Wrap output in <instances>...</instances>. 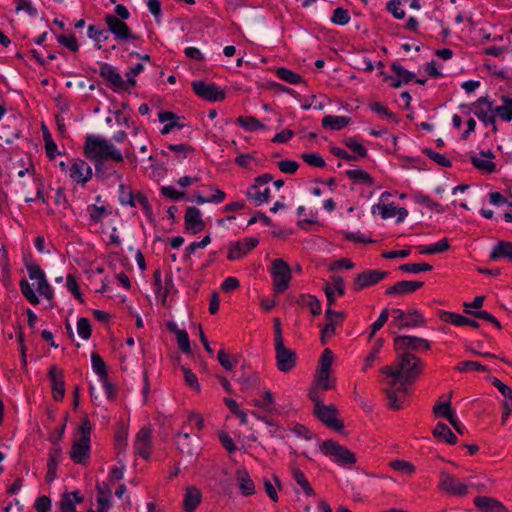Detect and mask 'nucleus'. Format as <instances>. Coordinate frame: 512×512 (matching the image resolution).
I'll return each instance as SVG.
<instances>
[{
  "instance_id": "obj_62",
  "label": "nucleus",
  "mask_w": 512,
  "mask_h": 512,
  "mask_svg": "<svg viewBox=\"0 0 512 512\" xmlns=\"http://www.w3.org/2000/svg\"><path fill=\"white\" fill-rule=\"evenodd\" d=\"M144 69V66L141 63H137L133 68H131L125 76L127 77L126 86L134 87L136 85L135 77L140 74Z\"/></svg>"
},
{
  "instance_id": "obj_9",
  "label": "nucleus",
  "mask_w": 512,
  "mask_h": 512,
  "mask_svg": "<svg viewBox=\"0 0 512 512\" xmlns=\"http://www.w3.org/2000/svg\"><path fill=\"white\" fill-rule=\"evenodd\" d=\"M192 89L197 96L206 101L215 102L222 101L225 99L224 90L220 89L214 83L194 81L192 82Z\"/></svg>"
},
{
  "instance_id": "obj_44",
  "label": "nucleus",
  "mask_w": 512,
  "mask_h": 512,
  "mask_svg": "<svg viewBox=\"0 0 512 512\" xmlns=\"http://www.w3.org/2000/svg\"><path fill=\"white\" fill-rule=\"evenodd\" d=\"M20 290L23 296L33 305H36L39 303L38 296L34 293L33 289L31 288V285L26 279H22L20 281Z\"/></svg>"
},
{
  "instance_id": "obj_55",
  "label": "nucleus",
  "mask_w": 512,
  "mask_h": 512,
  "mask_svg": "<svg viewBox=\"0 0 512 512\" xmlns=\"http://www.w3.org/2000/svg\"><path fill=\"white\" fill-rule=\"evenodd\" d=\"M77 332L79 336L87 340L91 337L92 329L90 325V321L87 318H80L77 322Z\"/></svg>"
},
{
  "instance_id": "obj_8",
  "label": "nucleus",
  "mask_w": 512,
  "mask_h": 512,
  "mask_svg": "<svg viewBox=\"0 0 512 512\" xmlns=\"http://www.w3.org/2000/svg\"><path fill=\"white\" fill-rule=\"evenodd\" d=\"M395 350L402 352H418L421 350L427 351L430 349V343L426 339L415 336H397L394 339Z\"/></svg>"
},
{
  "instance_id": "obj_64",
  "label": "nucleus",
  "mask_w": 512,
  "mask_h": 512,
  "mask_svg": "<svg viewBox=\"0 0 512 512\" xmlns=\"http://www.w3.org/2000/svg\"><path fill=\"white\" fill-rule=\"evenodd\" d=\"M34 508L37 512H49L51 510L50 498L47 496L38 497L35 501Z\"/></svg>"
},
{
  "instance_id": "obj_13",
  "label": "nucleus",
  "mask_w": 512,
  "mask_h": 512,
  "mask_svg": "<svg viewBox=\"0 0 512 512\" xmlns=\"http://www.w3.org/2000/svg\"><path fill=\"white\" fill-rule=\"evenodd\" d=\"M48 378L51 382L53 399L61 401L65 395L64 373L56 366H51L48 370Z\"/></svg>"
},
{
  "instance_id": "obj_23",
  "label": "nucleus",
  "mask_w": 512,
  "mask_h": 512,
  "mask_svg": "<svg viewBox=\"0 0 512 512\" xmlns=\"http://www.w3.org/2000/svg\"><path fill=\"white\" fill-rule=\"evenodd\" d=\"M121 203L130 205L131 207H136V204L138 203L139 205L142 206L146 216L150 220H152V216H153L152 207L149 204V201L144 194H142L140 192L134 194L133 192L128 191V200H124V198L122 197Z\"/></svg>"
},
{
  "instance_id": "obj_40",
  "label": "nucleus",
  "mask_w": 512,
  "mask_h": 512,
  "mask_svg": "<svg viewBox=\"0 0 512 512\" xmlns=\"http://www.w3.org/2000/svg\"><path fill=\"white\" fill-rule=\"evenodd\" d=\"M440 319L443 322L451 323V324H454L456 326H465L466 323H467V317L462 316V315L457 314V313L447 312V311H441L440 312Z\"/></svg>"
},
{
  "instance_id": "obj_1",
  "label": "nucleus",
  "mask_w": 512,
  "mask_h": 512,
  "mask_svg": "<svg viewBox=\"0 0 512 512\" xmlns=\"http://www.w3.org/2000/svg\"><path fill=\"white\" fill-rule=\"evenodd\" d=\"M422 367L419 357L410 352H402L394 365L384 366L380 372L390 378L387 384L391 386H396L397 381L413 384L421 374Z\"/></svg>"
},
{
  "instance_id": "obj_5",
  "label": "nucleus",
  "mask_w": 512,
  "mask_h": 512,
  "mask_svg": "<svg viewBox=\"0 0 512 512\" xmlns=\"http://www.w3.org/2000/svg\"><path fill=\"white\" fill-rule=\"evenodd\" d=\"M320 449L325 455L334 457L340 464L352 465L356 463L355 454L333 440L324 441Z\"/></svg>"
},
{
  "instance_id": "obj_54",
  "label": "nucleus",
  "mask_w": 512,
  "mask_h": 512,
  "mask_svg": "<svg viewBox=\"0 0 512 512\" xmlns=\"http://www.w3.org/2000/svg\"><path fill=\"white\" fill-rule=\"evenodd\" d=\"M88 37L97 41V49H101L100 42L108 38V31L99 30L94 25L88 26Z\"/></svg>"
},
{
  "instance_id": "obj_51",
  "label": "nucleus",
  "mask_w": 512,
  "mask_h": 512,
  "mask_svg": "<svg viewBox=\"0 0 512 512\" xmlns=\"http://www.w3.org/2000/svg\"><path fill=\"white\" fill-rule=\"evenodd\" d=\"M333 359H334V355H333L332 351L330 349L326 348L320 357L319 367L317 370H322L323 372L324 371L330 372V369H331V366L333 363Z\"/></svg>"
},
{
  "instance_id": "obj_58",
  "label": "nucleus",
  "mask_w": 512,
  "mask_h": 512,
  "mask_svg": "<svg viewBox=\"0 0 512 512\" xmlns=\"http://www.w3.org/2000/svg\"><path fill=\"white\" fill-rule=\"evenodd\" d=\"M177 343L179 349L186 354L191 353L190 340L188 333L185 330H182L176 334Z\"/></svg>"
},
{
  "instance_id": "obj_38",
  "label": "nucleus",
  "mask_w": 512,
  "mask_h": 512,
  "mask_svg": "<svg viewBox=\"0 0 512 512\" xmlns=\"http://www.w3.org/2000/svg\"><path fill=\"white\" fill-rule=\"evenodd\" d=\"M425 323L423 316L416 310L406 313L405 322L399 325V328L404 327H419Z\"/></svg>"
},
{
  "instance_id": "obj_41",
  "label": "nucleus",
  "mask_w": 512,
  "mask_h": 512,
  "mask_svg": "<svg viewBox=\"0 0 512 512\" xmlns=\"http://www.w3.org/2000/svg\"><path fill=\"white\" fill-rule=\"evenodd\" d=\"M90 220L94 223H99L102 218L111 213L105 206H98L96 204L88 206Z\"/></svg>"
},
{
  "instance_id": "obj_53",
  "label": "nucleus",
  "mask_w": 512,
  "mask_h": 512,
  "mask_svg": "<svg viewBox=\"0 0 512 512\" xmlns=\"http://www.w3.org/2000/svg\"><path fill=\"white\" fill-rule=\"evenodd\" d=\"M423 153L442 167H451L452 165L451 161L447 159L444 155L434 152L431 149L426 148L423 150Z\"/></svg>"
},
{
  "instance_id": "obj_48",
  "label": "nucleus",
  "mask_w": 512,
  "mask_h": 512,
  "mask_svg": "<svg viewBox=\"0 0 512 512\" xmlns=\"http://www.w3.org/2000/svg\"><path fill=\"white\" fill-rule=\"evenodd\" d=\"M399 269L408 273H420L432 270V266L428 263H408L401 265Z\"/></svg>"
},
{
  "instance_id": "obj_18",
  "label": "nucleus",
  "mask_w": 512,
  "mask_h": 512,
  "mask_svg": "<svg viewBox=\"0 0 512 512\" xmlns=\"http://www.w3.org/2000/svg\"><path fill=\"white\" fill-rule=\"evenodd\" d=\"M100 76L111 85L113 90H128V87L121 75L109 64L102 63L100 65Z\"/></svg>"
},
{
  "instance_id": "obj_45",
  "label": "nucleus",
  "mask_w": 512,
  "mask_h": 512,
  "mask_svg": "<svg viewBox=\"0 0 512 512\" xmlns=\"http://www.w3.org/2000/svg\"><path fill=\"white\" fill-rule=\"evenodd\" d=\"M91 362L94 371L99 375L100 378H105L108 376L106 365L99 354L92 353Z\"/></svg>"
},
{
  "instance_id": "obj_6",
  "label": "nucleus",
  "mask_w": 512,
  "mask_h": 512,
  "mask_svg": "<svg viewBox=\"0 0 512 512\" xmlns=\"http://www.w3.org/2000/svg\"><path fill=\"white\" fill-rule=\"evenodd\" d=\"M273 286L277 293H282L289 287L292 273L289 265L283 259L272 262Z\"/></svg>"
},
{
  "instance_id": "obj_14",
  "label": "nucleus",
  "mask_w": 512,
  "mask_h": 512,
  "mask_svg": "<svg viewBox=\"0 0 512 512\" xmlns=\"http://www.w3.org/2000/svg\"><path fill=\"white\" fill-rule=\"evenodd\" d=\"M184 223L186 231L191 234H197L205 228V222L201 218V211L194 206L186 209Z\"/></svg>"
},
{
  "instance_id": "obj_50",
  "label": "nucleus",
  "mask_w": 512,
  "mask_h": 512,
  "mask_svg": "<svg viewBox=\"0 0 512 512\" xmlns=\"http://www.w3.org/2000/svg\"><path fill=\"white\" fill-rule=\"evenodd\" d=\"M344 144L352 152H354L357 157L364 158L367 156V149L362 144L358 143L354 138L345 139Z\"/></svg>"
},
{
  "instance_id": "obj_25",
  "label": "nucleus",
  "mask_w": 512,
  "mask_h": 512,
  "mask_svg": "<svg viewBox=\"0 0 512 512\" xmlns=\"http://www.w3.org/2000/svg\"><path fill=\"white\" fill-rule=\"evenodd\" d=\"M500 258L512 261V242L502 240L494 246L490 253V259L497 260Z\"/></svg>"
},
{
  "instance_id": "obj_63",
  "label": "nucleus",
  "mask_w": 512,
  "mask_h": 512,
  "mask_svg": "<svg viewBox=\"0 0 512 512\" xmlns=\"http://www.w3.org/2000/svg\"><path fill=\"white\" fill-rule=\"evenodd\" d=\"M491 382L492 385L506 398V400L512 401V389L509 386L504 384L498 378H493Z\"/></svg>"
},
{
  "instance_id": "obj_30",
  "label": "nucleus",
  "mask_w": 512,
  "mask_h": 512,
  "mask_svg": "<svg viewBox=\"0 0 512 512\" xmlns=\"http://www.w3.org/2000/svg\"><path fill=\"white\" fill-rule=\"evenodd\" d=\"M296 303L301 306L309 307L312 315L317 316L321 313V303L320 301L313 295H299L296 299Z\"/></svg>"
},
{
  "instance_id": "obj_29",
  "label": "nucleus",
  "mask_w": 512,
  "mask_h": 512,
  "mask_svg": "<svg viewBox=\"0 0 512 512\" xmlns=\"http://www.w3.org/2000/svg\"><path fill=\"white\" fill-rule=\"evenodd\" d=\"M433 436L440 440H445L448 444L454 445L457 442V437L450 430V428L442 422L437 423L433 430Z\"/></svg>"
},
{
  "instance_id": "obj_34",
  "label": "nucleus",
  "mask_w": 512,
  "mask_h": 512,
  "mask_svg": "<svg viewBox=\"0 0 512 512\" xmlns=\"http://www.w3.org/2000/svg\"><path fill=\"white\" fill-rule=\"evenodd\" d=\"M414 201L415 203L424 205L429 210L437 213H443L445 211V208L441 204L431 200L428 196L423 194L414 195Z\"/></svg>"
},
{
  "instance_id": "obj_35",
  "label": "nucleus",
  "mask_w": 512,
  "mask_h": 512,
  "mask_svg": "<svg viewBox=\"0 0 512 512\" xmlns=\"http://www.w3.org/2000/svg\"><path fill=\"white\" fill-rule=\"evenodd\" d=\"M315 382H316V385L317 387L315 389L318 390V388L322 389L323 391H327L329 389H332L334 387V382H335V379L330 380V372L328 371H322V370H317L316 372V378H315Z\"/></svg>"
},
{
  "instance_id": "obj_52",
  "label": "nucleus",
  "mask_w": 512,
  "mask_h": 512,
  "mask_svg": "<svg viewBox=\"0 0 512 512\" xmlns=\"http://www.w3.org/2000/svg\"><path fill=\"white\" fill-rule=\"evenodd\" d=\"M301 158L305 163L313 167L323 168L326 165L325 160L316 153H303Z\"/></svg>"
},
{
  "instance_id": "obj_27",
  "label": "nucleus",
  "mask_w": 512,
  "mask_h": 512,
  "mask_svg": "<svg viewBox=\"0 0 512 512\" xmlns=\"http://www.w3.org/2000/svg\"><path fill=\"white\" fill-rule=\"evenodd\" d=\"M501 101L503 105L493 107V113H496L502 120L511 121L512 120V98L506 95L501 96Z\"/></svg>"
},
{
  "instance_id": "obj_15",
  "label": "nucleus",
  "mask_w": 512,
  "mask_h": 512,
  "mask_svg": "<svg viewBox=\"0 0 512 512\" xmlns=\"http://www.w3.org/2000/svg\"><path fill=\"white\" fill-rule=\"evenodd\" d=\"M259 243L257 238H245L243 241H237L229 246L227 258L230 261L236 260L247 254Z\"/></svg>"
},
{
  "instance_id": "obj_2",
  "label": "nucleus",
  "mask_w": 512,
  "mask_h": 512,
  "mask_svg": "<svg viewBox=\"0 0 512 512\" xmlns=\"http://www.w3.org/2000/svg\"><path fill=\"white\" fill-rule=\"evenodd\" d=\"M84 153L92 161H105L109 159L117 163L124 161L121 152L101 136L88 135L85 139Z\"/></svg>"
},
{
  "instance_id": "obj_24",
  "label": "nucleus",
  "mask_w": 512,
  "mask_h": 512,
  "mask_svg": "<svg viewBox=\"0 0 512 512\" xmlns=\"http://www.w3.org/2000/svg\"><path fill=\"white\" fill-rule=\"evenodd\" d=\"M97 502H98V512H108L111 506V489L105 482L97 484Z\"/></svg>"
},
{
  "instance_id": "obj_47",
  "label": "nucleus",
  "mask_w": 512,
  "mask_h": 512,
  "mask_svg": "<svg viewBox=\"0 0 512 512\" xmlns=\"http://www.w3.org/2000/svg\"><path fill=\"white\" fill-rule=\"evenodd\" d=\"M471 163L476 169L486 173H492L496 169V165L494 162L483 160L476 156L471 157Z\"/></svg>"
},
{
  "instance_id": "obj_12",
  "label": "nucleus",
  "mask_w": 512,
  "mask_h": 512,
  "mask_svg": "<svg viewBox=\"0 0 512 512\" xmlns=\"http://www.w3.org/2000/svg\"><path fill=\"white\" fill-rule=\"evenodd\" d=\"M388 276L386 271L367 270L356 276L353 282V289L358 292L364 288L373 286Z\"/></svg>"
},
{
  "instance_id": "obj_4",
  "label": "nucleus",
  "mask_w": 512,
  "mask_h": 512,
  "mask_svg": "<svg viewBox=\"0 0 512 512\" xmlns=\"http://www.w3.org/2000/svg\"><path fill=\"white\" fill-rule=\"evenodd\" d=\"M78 430L80 438L73 442L72 449L70 451V458L74 463L81 464L88 458L90 451V435L92 427L87 416L82 420V424Z\"/></svg>"
},
{
  "instance_id": "obj_28",
  "label": "nucleus",
  "mask_w": 512,
  "mask_h": 512,
  "mask_svg": "<svg viewBox=\"0 0 512 512\" xmlns=\"http://www.w3.org/2000/svg\"><path fill=\"white\" fill-rule=\"evenodd\" d=\"M350 122L349 117L326 115L322 119V126L331 130H341Z\"/></svg>"
},
{
  "instance_id": "obj_21",
  "label": "nucleus",
  "mask_w": 512,
  "mask_h": 512,
  "mask_svg": "<svg viewBox=\"0 0 512 512\" xmlns=\"http://www.w3.org/2000/svg\"><path fill=\"white\" fill-rule=\"evenodd\" d=\"M474 504L483 512H509L500 501L491 497L477 496Z\"/></svg>"
},
{
  "instance_id": "obj_57",
  "label": "nucleus",
  "mask_w": 512,
  "mask_h": 512,
  "mask_svg": "<svg viewBox=\"0 0 512 512\" xmlns=\"http://www.w3.org/2000/svg\"><path fill=\"white\" fill-rule=\"evenodd\" d=\"M433 413H434L435 417H443V418L447 419L454 412L451 410L450 401H447V402L436 404L433 407Z\"/></svg>"
},
{
  "instance_id": "obj_17",
  "label": "nucleus",
  "mask_w": 512,
  "mask_h": 512,
  "mask_svg": "<svg viewBox=\"0 0 512 512\" xmlns=\"http://www.w3.org/2000/svg\"><path fill=\"white\" fill-rule=\"evenodd\" d=\"M70 178L84 185L92 178V168L84 160L76 159L70 168Z\"/></svg>"
},
{
  "instance_id": "obj_19",
  "label": "nucleus",
  "mask_w": 512,
  "mask_h": 512,
  "mask_svg": "<svg viewBox=\"0 0 512 512\" xmlns=\"http://www.w3.org/2000/svg\"><path fill=\"white\" fill-rule=\"evenodd\" d=\"M423 285H424V283L420 282V281L403 280V281L397 282L396 284H394L391 287H388L385 291V294L389 295V296L409 294V293H413L416 290L422 288Z\"/></svg>"
},
{
  "instance_id": "obj_7",
  "label": "nucleus",
  "mask_w": 512,
  "mask_h": 512,
  "mask_svg": "<svg viewBox=\"0 0 512 512\" xmlns=\"http://www.w3.org/2000/svg\"><path fill=\"white\" fill-rule=\"evenodd\" d=\"M105 22L109 31L114 35L115 40L135 41L139 37L133 34L128 25L117 16L108 14L105 16Z\"/></svg>"
},
{
  "instance_id": "obj_42",
  "label": "nucleus",
  "mask_w": 512,
  "mask_h": 512,
  "mask_svg": "<svg viewBox=\"0 0 512 512\" xmlns=\"http://www.w3.org/2000/svg\"><path fill=\"white\" fill-rule=\"evenodd\" d=\"M276 74L281 80L290 84H298L302 82V78L299 74H296L287 68H278Z\"/></svg>"
},
{
  "instance_id": "obj_36",
  "label": "nucleus",
  "mask_w": 512,
  "mask_h": 512,
  "mask_svg": "<svg viewBox=\"0 0 512 512\" xmlns=\"http://www.w3.org/2000/svg\"><path fill=\"white\" fill-rule=\"evenodd\" d=\"M42 132H43V139L45 142V149L47 157L50 160H53L55 158L56 152H57V145L52 139V136L48 130V128L42 124Z\"/></svg>"
},
{
  "instance_id": "obj_59",
  "label": "nucleus",
  "mask_w": 512,
  "mask_h": 512,
  "mask_svg": "<svg viewBox=\"0 0 512 512\" xmlns=\"http://www.w3.org/2000/svg\"><path fill=\"white\" fill-rule=\"evenodd\" d=\"M58 42L68 48L72 52L78 51V42L74 35H60L57 38Z\"/></svg>"
},
{
  "instance_id": "obj_37",
  "label": "nucleus",
  "mask_w": 512,
  "mask_h": 512,
  "mask_svg": "<svg viewBox=\"0 0 512 512\" xmlns=\"http://www.w3.org/2000/svg\"><path fill=\"white\" fill-rule=\"evenodd\" d=\"M246 196L248 199L254 201V203L259 206L269 201L270 189L265 188L264 191L261 192L259 189L251 190V188H249L246 192Z\"/></svg>"
},
{
  "instance_id": "obj_20",
  "label": "nucleus",
  "mask_w": 512,
  "mask_h": 512,
  "mask_svg": "<svg viewBox=\"0 0 512 512\" xmlns=\"http://www.w3.org/2000/svg\"><path fill=\"white\" fill-rule=\"evenodd\" d=\"M202 501V493L195 486H188L185 489L183 498V509L185 512H194Z\"/></svg>"
},
{
  "instance_id": "obj_61",
  "label": "nucleus",
  "mask_w": 512,
  "mask_h": 512,
  "mask_svg": "<svg viewBox=\"0 0 512 512\" xmlns=\"http://www.w3.org/2000/svg\"><path fill=\"white\" fill-rule=\"evenodd\" d=\"M25 266H26V269L28 270L29 277L31 279H37L38 282H39L40 279H45L46 278L44 272L41 269V267L39 265H37L36 263H34V262H26Z\"/></svg>"
},
{
  "instance_id": "obj_60",
  "label": "nucleus",
  "mask_w": 512,
  "mask_h": 512,
  "mask_svg": "<svg viewBox=\"0 0 512 512\" xmlns=\"http://www.w3.org/2000/svg\"><path fill=\"white\" fill-rule=\"evenodd\" d=\"M217 359L221 366L226 370H231L237 364V359L230 358L224 350H220L218 352Z\"/></svg>"
},
{
  "instance_id": "obj_16",
  "label": "nucleus",
  "mask_w": 512,
  "mask_h": 512,
  "mask_svg": "<svg viewBox=\"0 0 512 512\" xmlns=\"http://www.w3.org/2000/svg\"><path fill=\"white\" fill-rule=\"evenodd\" d=\"M151 437V429L149 427L141 428L136 435L134 447L136 453L144 459L150 457Z\"/></svg>"
},
{
  "instance_id": "obj_39",
  "label": "nucleus",
  "mask_w": 512,
  "mask_h": 512,
  "mask_svg": "<svg viewBox=\"0 0 512 512\" xmlns=\"http://www.w3.org/2000/svg\"><path fill=\"white\" fill-rule=\"evenodd\" d=\"M450 248V245L446 239H442L437 243H434L432 245L426 246V247H418L419 253L421 254H435V253H442L447 251Z\"/></svg>"
},
{
  "instance_id": "obj_10",
  "label": "nucleus",
  "mask_w": 512,
  "mask_h": 512,
  "mask_svg": "<svg viewBox=\"0 0 512 512\" xmlns=\"http://www.w3.org/2000/svg\"><path fill=\"white\" fill-rule=\"evenodd\" d=\"M440 481L438 488L445 493L453 496H464L468 493L466 484L457 480L453 475L446 471H442L439 475Z\"/></svg>"
},
{
  "instance_id": "obj_22",
  "label": "nucleus",
  "mask_w": 512,
  "mask_h": 512,
  "mask_svg": "<svg viewBox=\"0 0 512 512\" xmlns=\"http://www.w3.org/2000/svg\"><path fill=\"white\" fill-rule=\"evenodd\" d=\"M236 481L243 496L247 497L255 494V484L247 470L238 469L236 471Z\"/></svg>"
},
{
  "instance_id": "obj_26",
  "label": "nucleus",
  "mask_w": 512,
  "mask_h": 512,
  "mask_svg": "<svg viewBox=\"0 0 512 512\" xmlns=\"http://www.w3.org/2000/svg\"><path fill=\"white\" fill-rule=\"evenodd\" d=\"M158 117L159 121L162 123L170 121V123L165 124L162 128L161 133L163 135L168 134L174 128L182 129L184 127L183 124L177 122L179 117L173 112H161Z\"/></svg>"
},
{
  "instance_id": "obj_3",
  "label": "nucleus",
  "mask_w": 512,
  "mask_h": 512,
  "mask_svg": "<svg viewBox=\"0 0 512 512\" xmlns=\"http://www.w3.org/2000/svg\"><path fill=\"white\" fill-rule=\"evenodd\" d=\"M309 398L314 404L313 414L328 428L335 430L336 432L342 433L344 429V423L342 420L337 418L338 409L335 405H325L320 395L319 390L312 389L309 392Z\"/></svg>"
},
{
  "instance_id": "obj_32",
  "label": "nucleus",
  "mask_w": 512,
  "mask_h": 512,
  "mask_svg": "<svg viewBox=\"0 0 512 512\" xmlns=\"http://www.w3.org/2000/svg\"><path fill=\"white\" fill-rule=\"evenodd\" d=\"M254 415L257 417V419L265 422L268 425L267 433H268V435L270 437H272V438H279V439H284L285 438V430L282 429L275 422H273L271 419H268L265 416H260V415H258L256 413H254Z\"/></svg>"
},
{
  "instance_id": "obj_43",
  "label": "nucleus",
  "mask_w": 512,
  "mask_h": 512,
  "mask_svg": "<svg viewBox=\"0 0 512 512\" xmlns=\"http://www.w3.org/2000/svg\"><path fill=\"white\" fill-rule=\"evenodd\" d=\"M346 176L349 179L358 180L368 185L373 184L372 177L365 170L362 169L347 170Z\"/></svg>"
},
{
  "instance_id": "obj_33",
  "label": "nucleus",
  "mask_w": 512,
  "mask_h": 512,
  "mask_svg": "<svg viewBox=\"0 0 512 512\" xmlns=\"http://www.w3.org/2000/svg\"><path fill=\"white\" fill-rule=\"evenodd\" d=\"M236 123L248 131L266 128L258 119L251 116H240L236 119Z\"/></svg>"
},
{
  "instance_id": "obj_11",
  "label": "nucleus",
  "mask_w": 512,
  "mask_h": 512,
  "mask_svg": "<svg viewBox=\"0 0 512 512\" xmlns=\"http://www.w3.org/2000/svg\"><path fill=\"white\" fill-rule=\"evenodd\" d=\"M276 366L281 372H289L296 365V353L285 347L284 341L275 343Z\"/></svg>"
},
{
  "instance_id": "obj_31",
  "label": "nucleus",
  "mask_w": 512,
  "mask_h": 512,
  "mask_svg": "<svg viewBox=\"0 0 512 512\" xmlns=\"http://www.w3.org/2000/svg\"><path fill=\"white\" fill-rule=\"evenodd\" d=\"M292 476L296 483L303 489L306 495L308 496H314L315 492L311 485L309 484L305 474L298 468L293 467L292 468Z\"/></svg>"
},
{
  "instance_id": "obj_46",
  "label": "nucleus",
  "mask_w": 512,
  "mask_h": 512,
  "mask_svg": "<svg viewBox=\"0 0 512 512\" xmlns=\"http://www.w3.org/2000/svg\"><path fill=\"white\" fill-rule=\"evenodd\" d=\"M389 466L399 472L405 473V474H412L415 472V466L408 461L405 460H393L389 463Z\"/></svg>"
},
{
  "instance_id": "obj_56",
  "label": "nucleus",
  "mask_w": 512,
  "mask_h": 512,
  "mask_svg": "<svg viewBox=\"0 0 512 512\" xmlns=\"http://www.w3.org/2000/svg\"><path fill=\"white\" fill-rule=\"evenodd\" d=\"M331 21L337 25H345L350 21L348 10L338 7L334 10Z\"/></svg>"
},
{
  "instance_id": "obj_49",
  "label": "nucleus",
  "mask_w": 512,
  "mask_h": 512,
  "mask_svg": "<svg viewBox=\"0 0 512 512\" xmlns=\"http://www.w3.org/2000/svg\"><path fill=\"white\" fill-rule=\"evenodd\" d=\"M391 69L399 77V79L402 80L404 84H407L415 77L414 73L406 70L396 62L392 63Z\"/></svg>"
}]
</instances>
